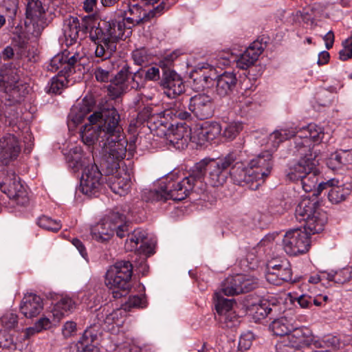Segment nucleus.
Segmentation results:
<instances>
[{
  "mask_svg": "<svg viewBox=\"0 0 352 352\" xmlns=\"http://www.w3.org/2000/svg\"><path fill=\"white\" fill-rule=\"evenodd\" d=\"M80 130V137L84 144L93 146L97 141L102 143L100 166L107 175H113L120 168V164L133 150L134 144L128 141L123 132L120 114L114 108L103 109L96 111L88 118Z\"/></svg>",
  "mask_w": 352,
  "mask_h": 352,
  "instance_id": "obj_1",
  "label": "nucleus"
},
{
  "mask_svg": "<svg viewBox=\"0 0 352 352\" xmlns=\"http://www.w3.org/2000/svg\"><path fill=\"white\" fill-rule=\"evenodd\" d=\"M234 160L229 153L217 159L206 157L195 163L186 177L182 178L177 173H170L160 180L157 188L145 194V199L151 202L182 201L189 196L197 183L204 181L206 174L212 186H221L230 176L229 168Z\"/></svg>",
  "mask_w": 352,
  "mask_h": 352,
  "instance_id": "obj_2",
  "label": "nucleus"
},
{
  "mask_svg": "<svg viewBox=\"0 0 352 352\" xmlns=\"http://www.w3.org/2000/svg\"><path fill=\"white\" fill-rule=\"evenodd\" d=\"M94 157L82 153L68 157V166L74 172L82 170L78 190L88 197H98L104 182V178Z\"/></svg>",
  "mask_w": 352,
  "mask_h": 352,
  "instance_id": "obj_3",
  "label": "nucleus"
},
{
  "mask_svg": "<svg viewBox=\"0 0 352 352\" xmlns=\"http://www.w3.org/2000/svg\"><path fill=\"white\" fill-rule=\"evenodd\" d=\"M295 217L299 222H304L303 228L316 234L322 232L327 222V213L320 208L316 198L305 197L298 203Z\"/></svg>",
  "mask_w": 352,
  "mask_h": 352,
  "instance_id": "obj_4",
  "label": "nucleus"
},
{
  "mask_svg": "<svg viewBox=\"0 0 352 352\" xmlns=\"http://www.w3.org/2000/svg\"><path fill=\"white\" fill-rule=\"evenodd\" d=\"M133 265L129 261H116L109 267L105 274V284L112 290L115 298L125 296L131 289Z\"/></svg>",
  "mask_w": 352,
  "mask_h": 352,
  "instance_id": "obj_5",
  "label": "nucleus"
},
{
  "mask_svg": "<svg viewBox=\"0 0 352 352\" xmlns=\"http://www.w3.org/2000/svg\"><path fill=\"white\" fill-rule=\"evenodd\" d=\"M168 7L162 1L157 6L146 12L142 6L135 1L125 0L120 7V15L130 29L150 22L153 19L161 16Z\"/></svg>",
  "mask_w": 352,
  "mask_h": 352,
  "instance_id": "obj_6",
  "label": "nucleus"
},
{
  "mask_svg": "<svg viewBox=\"0 0 352 352\" xmlns=\"http://www.w3.org/2000/svg\"><path fill=\"white\" fill-rule=\"evenodd\" d=\"M106 60L109 65L107 68L101 66H96L94 69V74L98 82H110L108 85V91L113 97H120L122 94L128 91L127 80L131 74L130 67L125 64L116 75L111 74L112 65L109 60Z\"/></svg>",
  "mask_w": 352,
  "mask_h": 352,
  "instance_id": "obj_7",
  "label": "nucleus"
},
{
  "mask_svg": "<svg viewBox=\"0 0 352 352\" xmlns=\"http://www.w3.org/2000/svg\"><path fill=\"white\" fill-rule=\"evenodd\" d=\"M19 72L12 63L5 64L0 69V89L14 102L21 101L28 93V87L20 80Z\"/></svg>",
  "mask_w": 352,
  "mask_h": 352,
  "instance_id": "obj_8",
  "label": "nucleus"
},
{
  "mask_svg": "<svg viewBox=\"0 0 352 352\" xmlns=\"http://www.w3.org/2000/svg\"><path fill=\"white\" fill-rule=\"evenodd\" d=\"M229 155L233 157L234 160L229 168L230 177L234 184L246 187L250 190H257L260 186L256 176L254 174L250 162L246 165L242 162L236 151L229 153Z\"/></svg>",
  "mask_w": 352,
  "mask_h": 352,
  "instance_id": "obj_9",
  "label": "nucleus"
},
{
  "mask_svg": "<svg viewBox=\"0 0 352 352\" xmlns=\"http://www.w3.org/2000/svg\"><path fill=\"white\" fill-rule=\"evenodd\" d=\"M310 231L296 228L288 230L283 239L284 251L289 256H297L308 252L310 245Z\"/></svg>",
  "mask_w": 352,
  "mask_h": 352,
  "instance_id": "obj_10",
  "label": "nucleus"
},
{
  "mask_svg": "<svg viewBox=\"0 0 352 352\" xmlns=\"http://www.w3.org/2000/svg\"><path fill=\"white\" fill-rule=\"evenodd\" d=\"M258 287V279L250 275L236 274L227 278L221 285L226 296H235L251 292Z\"/></svg>",
  "mask_w": 352,
  "mask_h": 352,
  "instance_id": "obj_11",
  "label": "nucleus"
},
{
  "mask_svg": "<svg viewBox=\"0 0 352 352\" xmlns=\"http://www.w3.org/2000/svg\"><path fill=\"white\" fill-rule=\"evenodd\" d=\"M0 190L19 205H24L28 201L26 190L20 178L14 172L6 173L2 182H0Z\"/></svg>",
  "mask_w": 352,
  "mask_h": 352,
  "instance_id": "obj_12",
  "label": "nucleus"
},
{
  "mask_svg": "<svg viewBox=\"0 0 352 352\" xmlns=\"http://www.w3.org/2000/svg\"><path fill=\"white\" fill-rule=\"evenodd\" d=\"M324 190H328L329 201L338 204L346 200L352 192V185L349 183H340L339 180L331 179L326 182H320L318 186V193L320 194Z\"/></svg>",
  "mask_w": 352,
  "mask_h": 352,
  "instance_id": "obj_13",
  "label": "nucleus"
},
{
  "mask_svg": "<svg viewBox=\"0 0 352 352\" xmlns=\"http://www.w3.org/2000/svg\"><path fill=\"white\" fill-rule=\"evenodd\" d=\"M90 39L97 44L95 54L98 58H101L102 60H106L113 56L116 52V47L114 42L107 40L104 31L102 29V21L98 23V26L94 28L88 32Z\"/></svg>",
  "mask_w": 352,
  "mask_h": 352,
  "instance_id": "obj_14",
  "label": "nucleus"
},
{
  "mask_svg": "<svg viewBox=\"0 0 352 352\" xmlns=\"http://www.w3.org/2000/svg\"><path fill=\"white\" fill-rule=\"evenodd\" d=\"M159 85L170 98H176L185 92V85L182 77L171 68H164Z\"/></svg>",
  "mask_w": 352,
  "mask_h": 352,
  "instance_id": "obj_15",
  "label": "nucleus"
},
{
  "mask_svg": "<svg viewBox=\"0 0 352 352\" xmlns=\"http://www.w3.org/2000/svg\"><path fill=\"white\" fill-rule=\"evenodd\" d=\"M288 343L293 346L298 347L302 352L306 349L321 347V342L316 339L311 329L305 327L292 328L286 338Z\"/></svg>",
  "mask_w": 352,
  "mask_h": 352,
  "instance_id": "obj_16",
  "label": "nucleus"
},
{
  "mask_svg": "<svg viewBox=\"0 0 352 352\" xmlns=\"http://www.w3.org/2000/svg\"><path fill=\"white\" fill-rule=\"evenodd\" d=\"M267 270L266 278L274 285H280L284 282L292 280L291 265L287 259L278 263L276 261H270L267 265Z\"/></svg>",
  "mask_w": 352,
  "mask_h": 352,
  "instance_id": "obj_17",
  "label": "nucleus"
},
{
  "mask_svg": "<svg viewBox=\"0 0 352 352\" xmlns=\"http://www.w3.org/2000/svg\"><path fill=\"white\" fill-rule=\"evenodd\" d=\"M188 109L199 120L210 118L214 113V102L206 94H197L188 98Z\"/></svg>",
  "mask_w": 352,
  "mask_h": 352,
  "instance_id": "obj_18",
  "label": "nucleus"
},
{
  "mask_svg": "<svg viewBox=\"0 0 352 352\" xmlns=\"http://www.w3.org/2000/svg\"><path fill=\"white\" fill-rule=\"evenodd\" d=\"M318 164V160L316 159L314 155L310 154L309 158H300L297 162L288 165L285 171L286 178L292 182H300L307 172L313 170Z\"/></svg>",
  "mask_w": 352,
  "mask_h": 352,
  "instance_id": "obj_19",
  "label": "nucleus"
},
{
  "mask_svg": "<svg viewBox=\"0 0 352 352\" xmlns=\"http://www.w3.org/2000/svg\"><path fill=\"white\" fill-rule=\"evenodd\" d=\"M21 152L16 135L6 133L0 139V166H6L16 160Z\"/></svg>",
  "mask_w": 352,
  "mask_h": 352,
  "instance_id": "obj_20",
  "label": "nucleus"
},
{
  "mask_svg": "<svg viewBox=\"0 0 352 352\" xmlns=\"http://www.w3.org/2000/svg\"><path fill=\"white\" fill-rule=\"evenodd\" d=\"M102 29L104 31L107 40L114 42L117 48V42L119 40H124L132 33L130 27L127 25L122 19V20L110 19L102 21Z\"/></svg>",
  "mask_w": 352,
  "mask_h": 352,
  "instance_id": "obj_21",
  "label": "nucleus"
},
{
  "mask_svg": "<svg viewBox=\"0 0 352 352\" xmlns=\"http://www.w3.org/2000/svg\"><path fill=\"white\" fill-rule=\"evenodd\" d=\"M250 165L254 170L260 186L264 183L273 169L274 162L272 154L270 151H264L250 161Z\"/></svg>",
  "mask_w": 352,
  "mask_h": 352,
  "instance_id": "obj_22",
  "label": "nucleus"
},
{
  "mask_svg": "<svg viewBox=\"0 0 352 352\" xmlns=\"http://www.w3.org/2000/svg\"><path fill=\"white\" fill-rule=\"evenodd\" d=\"M95 104L92 97L86 96L82 101L73 105L67 117L69 128H75L81 123L84 118L94 109Z\"/></svg>",
  "mask_w": 352,
  "mask_h": 352,
  "instance_id": "obj_23",
  "label": "nucleus"
},
{
  "mask_svg": "<svg viewBox=\"0 0 352 352\" xmlns=\"http://www.w3.org/2000/svg\"><path fill=\"white\" fill-rule=\"evenodd\" d=\"M214 83L215 93L220 98L226 96L231 98L237 91L238 80L236 74L232 72H223L214 78Z\"/></svg>",
  "mask_w": 352,
  "mask_h": 352,
  "instance_id": "obj_24",
  "label": "nucleus"
},
{
  "mask_svg": "<svg viewBox=\"0 0 352 352\" xmlns=\"http://www.w3.org/2000/svg\"><path fill=\"white\" fill-rule=\"evenodd\" d=\"M254 309L257 316H270V319H272L281 313L282 304L276 298L269 296L267 298L261 300L259 303L254 306Z\"/></svg>",
  "mask_w": 352,
  "mask_h": 352,
  "instance_id": "obj_25",
  "label": "nucleus"
},
{
  "mask_svg": "<svg viewBox=\"0 0 352 352\" xmlns=\"http://www.w3.org/2000/svg\"><path fill=\"white\" fill-rule=\"evenodd\" d=\"M43 303L42 298L35 294H25L21 301L20 310L26 318H34L38 316L43 310Z\"/></svg>",
  "mask_w": 352,
  "mask_h": 352,
  "instance_id": "obj_26",
  "label": "nucleus"
},
{
  "mask_svg": "<svg viewBox=\"0 0 352 352\" xmlns=\"http://www.w3.org/2000/svg\"><path fill=\"white\" fill-rule=\"evenodd\" d=\"M294 140V154L299 156L300 158H309V155H316V159L318 157V150L315 146H311L310 140L308 138L307 134L301 133L296 134Z\"/></svg>",
  "mask_w": 352,
  "mask_h": 352,
  "instance_id": "obj_27",
  "label": "nucleus"
},
{
  "mask_svg": "<svg viewBox=\"0 0 352 352\" xmlns=\"http://www.w3.org/2000/svg\"><path fill=\"white\" fill-rule=\"evenodd\" d=\"M214 70L206 71L202 68L195 69L190 74V79L192 80V88L196 91L210 88L214 85Z\"/></svg>",
  "mask_w": 352,
  "mask_h": 352,
  "instance_id": "obj_28",
  "label": "nucleus"
},
{
  "mask_svg": "<svg viewBox=\"0 0 352 352\" xmlns=\"http://www.w3.org/2000/svg\"><path fill=\"white\" fill-rule=\"evenodd\" d=\"M221 133V125L217 122H206L195 131V135L199 144H204L217 138Z\"/></svg>",
  "mask_w": 352,
  "mask_h": 352,
  "instance_id": "obj_29",
  "label": "nucleus"
},
{
  "mask_svg": "<svg viewBox=\"0 0 352 352\" xmlns=\"http://www.w3.org/2000/svg\"><path fill=\"white\" fill-rule=\"evenodd\" d=\"M263 51L261 44L259 43H253L245 51L241 54L236 60V65L242 69H246L253 65L258 60L259 56Z\"/></svg>",
  "mask_w": 352,
  "mask_h": 352,
  "instance_id": "obj_30",
  "label": "nucleus"
},
{
  "mask_svg": "<svg viewBox=\"0 0 352 352\" xmlns=\"http://www.w3.org/2000/svg\"><path fill=\"white\" fill-rule=\"evenodd\" d=\"M12 99V96H3L1 97V104H0L1 111L6 118V124L10 126L16 124L18 120L19 113L17 104L21 102V101L14 102Z\"/></svg>",
  "mask_w": 352,
  "mask_h": 352,
  "instance_id": "obj_31",
  "label": "nucleus"
},
{
  "mask_svg": "<svg viewBox=\"0 0 352 352\" xmlns=\"http://www.w3.org/2000/svg\"><path fill=\"white\" fill-rule=\"evenodd\" d=\"M174 124H171V127L168 128V133L165 132L164 129H162L161 131L165 135L168 136V140L170 142L176 146L177 145L179 147V144L182 145L186 144L188 137H189V131L188 130V127L186 124H176V127L173 128Z\"/></svg>",
  "mask_w": 352,
  "mask_h": 352,
  "instance_id": "obj_32",
  "label": "nucleus"
},
{
  "mask_svg": "<svg viewBox=\"0 0 352 352\" xmlns=\"http://www.w3.org/2000/svg\"><path fill=\"white\" fill-rule=\"evenodd\" d=\"M352 164V151L341 150L336 151L327 160V167L333 170H338L347 164Z\"/></svg>",
  "mask_w": 352,
  "mask_h": 352,
  "instance_id": "obj_33",
  "label": "nucleus"
},
{
  "mask_svg": "<svg viewBox=\"0 0 352 352\" xmlns=\"http://www.w3.org/2000/svg\"><path fill=\"white\" fill-rule=\"evenodd\" d=\"M79 18L69 16L64 20V35L67 41L69 38V45L76 43L78 38H80L79 32Z\"/></svg>",
  "mask_w": 352,
  "mask_h": 352,
  "instance_id": "obj_34",
  "label": "nucleus"
},
{
  "mask_svg": "<svg viewBox=\"0 0 352 352\" xmlns=\"http://www.w3.org/2000/svg\"><path fill=\"white\" fill-rule=\"evenodd\" d=\"M92 238L99 242L109 241L115 234L114 230L103 219L91 230Z\"/></svg>",
  "mask_w": 352,
  "mask_h": 352,
  "instance_id": "obj_35",
  "label": "nucleus"
},
{
  "mask_svg": "<svg viewBox=\"0 0 352 352\" xmlns=\"http://www.w3.org/2000/svg\"><path fill=\"white\" fill-rule=\"evenodd\" d=\"M319 170L316 166L313 170H309L300 181L302 189L306 192H314L313 195H318V186Z\"/></svg>",
  "mask_w": 352,
  "mask_h": 352,
  "instance_id": "obj_36",
  "label": "nucleus"
},
{
  "mask_svg": "<svg viewBox=\"0 0 352 352\" xmlns=\"http://www.w3.org/2000/svg\"><path fill=\"white\" fill-rule=\"evenodd\" d=\"M188 98L186 96H182L181 99L176 100L173 107L167 111V116L178 118L181 120H190L192 118L191 113L186 109V106L183 102Z\"/></svg>",
  "mask_w": 352,
  "mask_h": 352,
  "instance_id": "obj_37",
  "label": "nucleus"
},
{
  "mask_svg": "<svg viewBox=\"0 0 352 352\" xmlns=\"http://www.w3.org/2000/svg\"><path fill=\"white\" fill-rule=\"evenodd\" d=\"M44 29L41 19H27L24 21V25L21 24V32L29 38L31 36L38 37Z\"/></svg>",
  "mask_w": 352,
  "mask_h": 352,
  "instance_id": "obj_38",
  "label": "nucleus"
},
{
  "mask_svg": "<svg viewBox=\"0 0 352 352\" xmlns=\"http://www.w3.org/2000/svg\"><path fill=\"white\" fill-rule=\"evenodd\" d=\"M299 133V129L297 127L281 128L274 131L270 135V140L272 141L273 146L275 147Z\"/></svg>",
  "mask_w": 352,
  "mask_h": 352,
  "instance_id": "obj_39",
  "label": "nucleus"
},
{
  "mask_svg": "<svg viewBox=\"0 0 352 352\" xmlns=\"http://www.w3.org/2000/svg\"><path fill=\"white\" fill-rule=\"evenodd\" d=\"M223 296L225 295L221 290L219 292H216L214 296L215 309L219 317L232 311L233 305L236 303L234 299H227Z\"/></svg>",
  "mask_w": 352,
  "mask_h": 352,
  "instance_id": "obj_40",
  "label": "nucleus"
},
{
  "mask_svg": "<svg viewBox=\"0 0 352 352\" xmlns=\"http://www.w3.org/2000/svg\"><path fill=\"white\" fill-rule=\"evenodd\" d=\"M125 210H123L122 206H116L105 216L104 219L109 223L114 230L116 227L120 224L126 223V217Z\"/></svg>",
  "mask_w": 352,
  "mask_h": 352,
  "instance_id": "obj_41",
  "label": "nucleus"
},
{
  "mask_svg": "<svg viewBox=\"0 0 352 352\" xmlns=\"http://www.w3.org/2000/svg\"><path fill=\"white\" fill-rule=\"evenodd\" d=\"M75 308V302L69 297H61V298L55 303L52 311L53 316L58 320H60L65 313L71 311Z\"/></svg>",
  "mask_w": 352,
  "mask_h": 352,
  "instance_id": "obj_42",
  "label": "nucleus"
},
{
  "mask_svg": "<svg viewBox=\"0 0 352 352\" xmlns=\"http://www.w3.org/2000/svg\"><path fill=\"white\" fill-rule=\"evenodd\" d=\"M292 328V325L285 317L274 319L270 325L271 331L278 336H286L287 337Z\"/></svg>",
  "mask_w": 352,
  "mask_h": 352,
  "instance_id": "obj_43",
  "label": "nucleus"
},
{
  "mask_svg": "<svg viewBox=\"0 0 352 352\" xmlns=\"http://www.w3.org/2000/svg\"><path fill=\"white\" fill-rule=\"evenodd\" d=\"M327 299V296L319 295L312 296L308 294H302L296 298V301L300 307L303 309H310L313 305L320 307L322 302H326Z\"/></svg>",
  "mask_w": 352,
  "mask_h": 352,
  "instance_id": "obj_44",
  "label": "nucleus"
},
{
  "mask_svg": "<svg viewBox=\"0 0 352 352\" xmlns=\"http://www.w3.org/2000/svg\"><path fill=\"white\" fill-rule=\"evenodd\" d=\"M299 133L307 134L310 142L312 141L316 144L322 142L325 135L324 129L315 124H309L306 127L299 129Z\"/></svg>",
  "mask_w": 352,
  "mask_h": 352,
  "instance_id": "obj_45",
  "label": "nucleus"
},
{
  "mask_svg": "<svg viewBox=\"0 0 352 352\" xmlns=\"http://www.w3.org/2000/svg\"><path fill=\"white\" fill-rule=\"evenodd\" d=\"M1 8L8 18V25L13 28L19 10V0H3Z\"/></svg>",
  "mask_w": 352,
  "mask_h": 352,
  "instance_id": "obj_46",
  "label": "nucleus"
},
{
  "mask_svg": "<svg viewBox=\"0 0 352 352\" xmlns=\"http://www.w3.org/2000/svg\"><path fill=\"white\" fill-rule=\"evenodd\" d=\"M45 10L40 0H29L26 5L25 18L41 19Z\"/></svg>",
  "mask_w": 352,
  "mask_h": 352,
  "instance_id": "obj_47",
  "label": "nucleus"
},
{
  "mask_svg": "<svg viewBox=\"0 0 352 352\" xmlns=\"http://www.w3.org/2000/svg\"><path fill=\"white\" fill-rule=\"evenodd\" d=\"M221 125V134L229 141L233 140L243 129L241 123L238 122H225Z\"/></svg>",
  "mask_w": 352,
  "mask_h": 352,
  "instance_id": "obj_48",
  "label": "nucleus"
},
{
  "mask_svg": "<svg viewBox=\"0 0 352 352\" xmlns=\"http://www.w3.org/2000/svg\"><path fill=\"white\" fill-rule=\"evenodd\" d=\"M146 78L144 74V69L140 68L135 72H131L129 75L127 80L128 87L131 86V89L135 90H140L145 87Z\"/></svg>",
  "mask_w": 352,
  "mask_h": 352,
  "instance_id": "obj_49",
  "label": "nucleus"
},
{
  "mask_svg": "<svg viewBox=\"0 0 352 352\" xmlns=\"http://www.w3.org/2000/svg\"><path fill=\"white\" fill-rule=\"evenodd\" d=\"M146 239V232L138 228L130 232L129 237L126 238V243L131 245V250H137L138 245L141 243L140 248L143 247Z\"/></svg>",
  "mask_w": 352,
  "mask_h": 352,
  "instance_id": "obj_50",
  "label": "nucleus"
},
{
  "mask_svg": "<svg viewBox=\"0 0 352 352\" xmlns=\"http://www.w3.org/2000/svg\"><path fill=\"white\" fill-rule=\"evenodd\" d=\"M130 183L131 180L128 176L126 177H113V180H111L110 188L114 193L122 196L126 193L129 189Z\"/></svg>",
  "mask_w": 352,
  "mask_h": 352,
  "instance_id": "obj_51",
  "label": "nucleus"
},
{
  "mask_svg": "<svg viewBox=\"0 0 352 352\" xmlns=\"http://www.w3.org/2000/svg\"><path fill=\"white\" fill-rule=\"evenodd\" d=\"M36 223L40 228L53 232H57L62 227L60 221L54 220L46 215L39 217Z\"/></svg>",
  "mask_w": 352,
  "mask_h": 352,
  "instance_id": "obj_52",
  "label": "nucleus"
},
{
  "mask_svg": "<svg viewBox=\"0 0 352 352\" xmlns=\"http://www.w3.org/2000/svg\"><path fill=\"white\" fill-rule=\"evenodd\" d=\"M69 76V75L60 74V73H58L56 76H54L51 79L48 92L60 94L61 93V90L68 83L67 78Z\"/></svg>",
  "mask_w": 352,
  "mask_h": 352,
  "instance_id": "obj_53",
  "label": "nucleus"
},
{
  "mask_svg": "<svg viewBox=\"0 0 352 352\" xmlns=\"http://www.w3.org/2000/svg\"><path fill=\"white\" fill-rule=\"evenodd\" d=\"M327 279L338 284H344L352 279V268L346 267L334 273H329Z\"/></svg>",
  "mask_w": 352,
  "mask_h": 352,
  "instance_id": "obj_54",
  "label": "nucleus"
},
{
  "mask_svg": "<svg viewBox=\"0 0 352 352\" xmlns=\"http://www.w3.org/2000/svg\"><path fill=\"white\" fill-rule=\"evenodd\" d=\"M13 28L12 34L14 35V37L12 38V42L15 43V46H16L21 52H23L26 50L30 38L22 34L21 31V23H19L17 25L13 27Z\"/></svg>",
  "mask_w": 352,
  "mask_h": 352,
  "instance_id": "obj_55",
  "label": "nucleus"
},
{
  "mask_svg": "<svg viewBox=\"0 0 352 352\" xmlns=\"http://www.w3.org/2000/svg\"><path fill=\"white\" fill-rule=\"evenodd\" d=\"M16 344L12 336L6 331L0 330V352H14Z\"/></svg>",
  "mask_w": 352,
  "mask_h": 352,
  "instance_id": "obj_56",
  "label": "nucleus"
},
{
  "mask_svg": "<svg viewBox=\"0 0 352 352\" xmlns=\"http://www.w3.org/2000/svg\"><path fill=\"white\" fill-rule=\"evenodd\" d=\"M63 54H65V66L63 72H65L66 75L70 76L72 74L75 72L74 67L76 64L80 61V58L78 53H75L69 56L70 53L65 50L63 52Z\"/></svg>",
  "mask_w": 352,
  "mask_h": 352,
  "instance_id": "obj_57",
  "label": "nucleus"
},
{
  "mask_svg": "<svg viewBox=\"0 0 352 352\" xmlns=\"http://www.w3.org/2000/svg\"><path fill=\"white\" fill-rule=\"evenodd\" d=\"M223 328L233 329L240 324V320L234 311H230L226 314L219 318Z\"/></svg>",
  "mask_w": 352,
  "mask_h": 352,
  "instance_id": "obj_58",
  "label": "nucleus"
},
{
  "mask_svg": "<svg viewBox=\"0 0 352 352\" xmlns=\"http://www.w3.org/2000/svg\"><path fill=\"white\" fill-rule=\"evenodd\" d=\"M79 18V32L80 35V40L86 37L87 34L95 24V19L93 16L87 15L85 16H80Z\"/></svg>",
  "mask_w": 352,
  "mask_h": 352,
  "instance_id": "obj_59",
  "label": "nucleus"
},
{
  "mask_svg": "<svg viewBox=\"0 0 352 352\" xmlns=\"http://www.w3.org/2000/svg\"><path fill=\"white\" fill-rule=\"evenodd\" d=\"M64 58L65 54H63V52L61 54H58L57 55L54 56L50 60L48 69L52 72H56L59 70L58 73H60V74L66 75V74L63 72V67L65 66Z\"/></svg>",
  "mask_w": 352,
  "mask_h": 352,
  "instance_id": "obj_60",
  "label": "nucleus"
},
{
  "mask_svg": "<svg viewBox=\"0 0 352 352\" xmlns=\"http://www.w3.org/2000/svg\"><path fill=\"white\" fill-rule=\"evenodd\" d=\"M0 322L6 329H14L18 326V316L13 313L6 314L1 318Z\"/></svg>",
  "mask_w": 352,
  "mask_h": 352,
  "instance_id": "obj_61",
  "label": "nucleus"
},
{
  "mask_svg": "<svg viewBox=\"0 0 352 352\" xmlns=\"http://www.w3.org/2000/svg\"><path fill=\"white\" fill-rule=\"evenodd\" d=\"M342 49L339 52V58L345 61L352 58V35L342 42Z\"/></svg>",
  "mask_w": 352,
  "mask_h": 352,
  "instance_id": "obj_62",
  "label": "nucleus"
},
{
  "mask_svg": "<svg viewBox=\"0 0 352 352\" xmlns=\"http://www.w3.org/2000/svg\"><path fill=\"white\" fill-rule=\"evenodd\" d=\"M153 110V107L150 106L144 107L138 112L137 116V122L140 124H143L145 122L148 124L151 123V121L155 119Z\"/></svg>",
  "mask_w": 352,
  "mask_h": 352,
  "instance_id": "obj_63",
  "label": "nucleus"
},
{
  "mask_svg": "<svg viewBox=\"0 0 352 352\" xmlns=\"http://www.w3.org/2000/svg\"><path fill=\"white\" fill-rule=\"evenodd\" d=\"M276 349L277 352H302L298 347H294L291 343H288L287 338L282 342L276 344Z\"/></svg>",
  "mask_w": 352,
  "mask_h": 352,
  "instance_id": "obj_64",
  "label": "nucleus"
}]
</instances>
